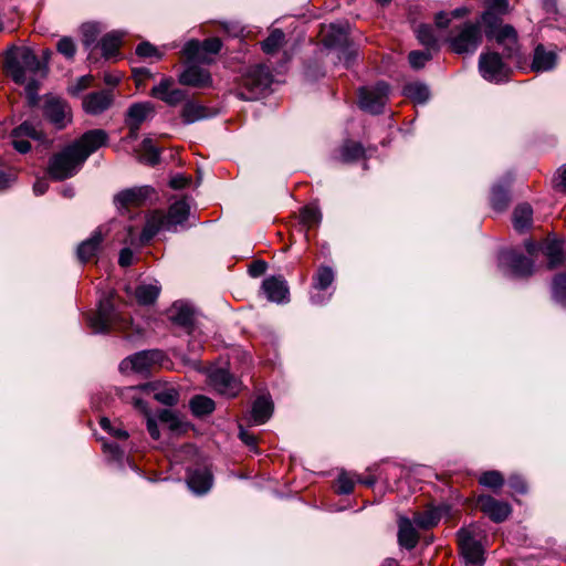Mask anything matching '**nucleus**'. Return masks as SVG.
I'll return each mask as SVG.
<instances>
[{
	"mask_svg": "<svg viewBox=\"0 0 566 566\" xmlns=\"http://www.w3.org/2000/svg\"><path fill=\"white\" fill-rule=\"evenodd\" d=\"M4 67L17 84H24L27 73L38 74L43 64L31 49L13 48L6 55Z\"/></svg>",
	"mask_w": 566,
	"mask_h": 566,
	"instance_id": "4",
	"label": "nucleus"
},
{
	"mask_svg": "<svg viewBox=\"0 0 566 566\" xmlns=\"http://www.w3.org/2000/svg\"><path fill=\"white\" fill-rule=\"evenodd\" d=\"M83 34V44L90 48L96 41L99 34V28L96 23H84L81 28Z\"/></svg>",
	"mask_w": 566,
	"mask_h": 566,
	"instance_id": "49",
	"label": "nucleus"
},
{
	"mask_svg": "<svg viewBox=\"0 0 566 566\" xmlns=\"http://www.w3.org/2000/svg\"><path fill=\"white\" fill-rule=\"evenodd\" d=\"M285 42V34L280 29H274L271 31L269 36L262 42V50L266 54H273L277 52Z\"/></svg>",
	"mask_w": 566,
	"mask_h": 566,
	"instance_id": "41",
	"label": "nucleus"
},
{
	"mask_svg": "<svg viewBox=\"0 0 566 566\" xmlns=\"http://www.w3.org/2000/svg\"><path fill=\"white\" fill-rule=\"evenodd\" d=\"M451 21V18L449 17V13L447 12H439L436 14L434 22L438 28H447Z\"/></svg>",
	"mask_w": 566,
	"mask_h": 566,
	"instance_id": "63",
	"label": "nucleus"
},
{
	"mask_svg": "<svg viewBox=\"0 0 566 566\" xmlns=\"http://www.w3.org/2000/svg\"><path fill=\"white\" fill-rule=\"evenodd\" d=\"M114 102V94L111 90L92 92L84 96L83 109L91 115H99L107 111Z\"/></svg>",
	"mask_w": 566,
	"mask_h": 566,
	"instance_id": "19",
	"label": "nucleus"
},
{
	"mask_svg": "<svg viewBox=\"0 0 566 566\" xmlns=\"http://www.w3.org/2000/svg\"><path fill=\"white\" fill-rule=\"evenodd\" d=\"M417 39L427 49H432L437 44V36L429 24H420L416 29Z\"/></svg>",
	"mask_w": 566,
	"mask_h": 566,
	"instance_id": "44",
	"label": "nucleus"
},
{
	"mask_svg": "<svg viewBox=\"0 0 566 566\" xmlns=\"http://www.w3.org/2000/svg\"><path fill=\"white\" fill-rule=\"evenodd\" d=\"M136 54L140 57H153L154 56L157 60H160L163 56V54L158 52L157 48L147 41L142 42L137 45Z\"/></svg>",
	"mask_w": 566,
	"mask_h": 566,
	"instance_id": "54",
	"label": "nucleus"
},
{
	"mask_svg": "<svg viewBox=\"0 0 566 566\" xmlns=\"http://www.w3.org/2000/svg\"><path fill=\"white\" fill-rule=\"evenodd\" d=\"M266 268H268L266 262H264L262 260H258V261H254L253 263H251V265L249 268V273L251 276L258 277L265 273Z\"/></svg>",
	"mask_w": 566,
	"mask_h": 566,
	"instance_id": "59",
	"label": "nucleus"
},
{
	"mask_svg": "<svg viewBox=\"0 0 566 566\" xmlns=\"http://www.w3.org/2000/svg\"><path fill=\"white\" fill-rule=\"evenodd\" d=\"M163 358L160 350H142L125 359L119 364V370L123 373L135 371L144 374L149 371L153 365L157 364Z\"/></svg>",
	"mask_w": 566,
	"mask_h": 566,
	"instance_id": "11",
	"label": "nucleus"
},
{
	"mask_svg": "<svg viewBox=\"0 0 566 566\" xmlns=\"http://www.w3.org/2000/svg\"><path fill=\"white\" fill-rule=\"evenodd\" d=\"M553 297L556 302L566 304V273L558 274L553 280Z\"/></svg>",
	"mask_w": 566,
	"mask_h": 566,
	"instance_id": "46",
	"label": "nucleus"
},
{
	"mask_svg": "<svg viewBox=\"0 0 566 566\" xmlns=\"http://www.w3.org/2000/svg\"><path fill=\"white\" fill-rule=\"evenodd\" d=\"M403 95L416 103L422 104L428 101L430 93L426 84L412 82L403 86Z\"/></svg>",
	"mask_w": 566,
	"mask_h": 566,
	"instance_id": "37",
	"label": "nucleus"
},
{
	"mask_svg": "<svg viewBox=\"0 0 566 566\" xmlns=\"http://www.w3.org/2000/svg\"><path fill=\"white\" fill-rule=\"evenodd\" d=\"M533 209L527 203L518 205L513 212V224L515 230L523 232L531 228Z\"/></svg>",
	"mask_w": 566,
	"mask_h": 566,
	"instance_id": "33",
	"label": "nucleus"
},
{
	"mask_svg": "<svg viewBox=\"0 0 566 566\" xmlns=\"http://www.w3.org/2000/svg\"><path fill=\"white\" fill-rule=\"evenodd\" d=\"M190 213V206L186 199L178 200L170 205L167 213L156 210L147 219L142 233L136 237L134 229L128 228L127 241L133 247H143L147 244L160 230L176 231L178 226H182Z\"/></svg>",
	"mask_w": 566,
	"mask_h": 566,
	"instance_id": "2",
	"label": "nucleus"
},
{
	"mask_svg": "<svg viewBox=\"0 0 566 566\" xmlns=\"http://www.w3.org/2000/svg\"><path fill=\"white\" fill-rule=\"evenodd\" d=\"M41 136V132L38 130L35 126L29 122H24L12 130V145L19 153L27 154L30 150L31 145L27 139H24V137L39 140Z\"/></svg>",
	"mask_w": 566,
	"mask_h": 566,
	"instance_id": "21",
	"label": "nucleus"
},
{
	"mask_svg": "<svg viewBox=\"0 0 566 566\" xmlns=\"http://www.w3.org/2000/svg\"><path fill=\"white\" fill-rule=\"evenodd\" d=\"M169 317L182 327H190L193 323V311L188 305L175 303L170 308Z\"/></svg>",
	"mask_w": 566,
	"mask_h": 566,
	"instance_id": "34",
	"label": "nucleus"
},
{
	"mask_svg": "<svg viewBox=\"0 0 566 566\" xmlns=\"http://www.w3.org/2000/svg\"><path fill=\"white\" fill-rule=\"evenodd\" d=\"M209 384L216 391L228 398L235 397L241 390V381L227 369L217 368L208 375Z\"/></svg>",
	"mask_w": 566,
	"mask_h": 566,
	"instance_id": "13",
	"label": "nucleus"
},
{
	"mask_svg": "<svg viewBox=\"0 0 566 566\" xmlns=\"http://www.w3.org/2000/svg\"><path fill=\"white\" fill-rule=\"evenodd\" d=\"M389 86L385 82H379L374 86L361 87L359 90L358 102L363 111L370 114L382 112L388 101Z\"/></svg>",
	"mask_w": 566,
	"mask_h": 566,
	"instance_id": "9",
	"label": "nucleus"
},
{
	"mask_svg": "<svg viewBox=\"0 0 566 566\" xmlns=\"http://www.w3.org/2000/svg\"><path fill=\"white\" fill-rule=\"evenodd\" d=\"M56 50L66 59L71 60L76 53V45L72 38L63 36L57 41Z\"/></svg>",
	"mask_w": 566,
	"mask_h": 566,
	"instance_id": "51",
	"label": "nucleus"
},
{
	"mask_svg": "<svg viewBox=\"0 0 566 566\" xmlns=\"http://www.w3.org/2000/svg\"><path fill=\"white\" fill-rule=\"evenodd\" d=\"M154 398L165 406L172 407L177 405L179 401V392L174 387H165L163 389L157 390L154 394Z\"/></svg>",
	"mask_w": 566,
	"mask_h": 566,
	"instance_id": "45",
	"label": "nucleus"
},
{
	"mask_svg": "<svg viewBox=\"0 0 566 566\" xmlns=\"http://www.w3.org/2000/svg\"><path fill=\"white\" fill-rule=\"evenodd\" d=\"M431 57L432 55L429 52V49L426 51H411L408 55L409 63L415 70L423 67Z\"/></svg>",
	"mask_w": 566,
	"mask_h": 566,
	"instance_id": "50",
	"label": "nucleus"
},
{
	"mask_svg": "<svg viewBox=\"0 0 566 566\" xmlns=\"http://www.w3.org/2000/svg\"><path fill=\"white\" fill-rule=\"evenodd\" d=\"M273 402L270 397L260 396L258 397L251 409L250 422L253 424H263L272 416Z\"/></svg>",
	"mask_w": 566,
	"mask_h": 566,
	"instance_id": "27",
	"label": "nucleus"
},
{
	"mask_svg": "<svg viewBox=\"0 0 566 566\" xmlns=\"http://www.w3.org/2000/svg\"><path fill=\"white\" fill-rule=\"evenodd\" d=\"M211 75L208 70L195 64L188 65L179 75V83L193 87H208L211 85Z\"/></svg>",
	"mask_w": 566,
	"mask_h": 566,
	"instance_id": "22",
	"label": "nucleus"
},
{
	"mask_svg": "<svg viewBox=\"0 0 566 566\" xmlns=\"http://www.w3.org/2000/svg\"><path fill=\"white\" fill-rule=\"evenodd\" d=\"M103 241V233L101 229H97L93 234L85 241H83L77 248V256L82 262H86L95 256Z\"/></svg>",
	"mask_w": 566,
	"mask_h": 566,
	"instance_id": "29",
	"label": "nucleus"
},
{
	"mask_svg": "<svg viewBox=\"0 0 566 566\" xmlns=\"http://www.w3.org/2000/svg\"><path fill=\"white\" fill-rule=\"evenodd\" d=\"M364 155V148L361 144L348 140L344 143V145L340 148V159L344 163H352Z\"/></svg>",
	"mask_w": 566,
	"mask_h": 566,
	"instance_id": "42",
	"label": "nucleus"
},
{
	"mask_svg": "<svg viewBox=\"0 0 566 566\" xmlns=\"http://www.w3.org/2000/svg\"><path fill=\"white\" fill-rule=\"evenodd\" d=\"M449 41L452 51L458 54L475 52L482 42L481 23L465 22Z\"/></svg>",
	"mask_w": 566,
	"mask_h": 566,
	"instance_id": "7",
	"label": "nucleus"
},
{
	"mask_svg": "<svg viewBox=\"0 0 566 566\" xmlns=\"http://www.w3.org/2000/svg\"><path fill=\"white\" fill-rule=\"evenodd\" d=\"M138 160L150 166H155L159 163L160 154L151 139L146 138L143 140L140 148L138 149Z\"/></svg>",
	"mask_w": 566,
	"mask_h": 566,
	"instance_id": "35",
	"label": "nucleus"
},
{
	"mask_svg": "<svg viewBox=\"0 0 566 566\" xmlns=\"http://www.w3.org/2000/svg\"><path fill=\"white\" fill-rule=\"evenodd\" d=\"M49 189V182L46 179H38L33 185V191L36 196H41Z\"/></svg>",
	"mask_w": 566,
	"mask_h": 566,
	"instance_id": "64",
	"label": "nucleus"
},
{
	"mask_svg": "<svg viewBox=\"0 0 566 566\" xmlns=\"http://www.w3.org/2000/svg\"><path fill=\"white\" fill-rule=\"evenodd\" d=\"M271 83V74L266 66L255 65L250 67L242 77V90L238 91L237 96L244 101L258 98Z\"/></svg>",
	"mask_w": 566,
	"mask_h": 566,
	"instance_id": "6",
	"label": "nucleus"
},
{
	"mask_svg": "<svg viewBox=\"0 0 566 566\" xmlns=\"http://www.w3.org/2000/svg\"><path fill=\"white\" fill-rule=\"evenodd\" d=\"M133 251L129 248L122 249L119 253L118 263L120 266H129L133 263Z\"/></svg>",
	"mask_w": 566,
	"mask_h": 566,
	"instance_id": "61",
	"label": "nucleus"
},
{
	"mask_svg": "<svg viewBox=\"0 0 566 566\" xmlns=\"http://www.w3.org/2000/svg\"><path fill=\"white\" fill-rule=\"evenodd\" d=\"M27 96L29 99V104L34 106L38 103V83L34 80H31L25 86Z\"/></svg>",
	"mask_w": 566,
	"mask_h": 566,
	"instance_id": "58",
	"label": "nucleus"
},
{
	"mask_svg": "<svg viewBox=\"0 0 566 566\" xmlns=\"http://www.w3.org/2000/svg\"><path fill=\"white\" fill-rule=\"evenodd\" d=\"M43 114L57 129L64 128L71 122V107L70 105L54 96L45 99L43 105Z\"/></svg>",
	"mask_w": 566,
	"mask_h": 566,
	"instance_id": "14",
	"label": "nucleus"
},
{
	"mask_svg": "<svg viewBox=\"0 0 566 566\" xmlns=\"http://www.w3.org/2000/svg\"><path fill=\"white\" fill-rule=\"evenodd\" d=\"M150 386L145 385L143 387H127L122 390V397L124 400L132 402L136 409L142 411L147 419V430L150 437L155 440H158L160 437V432L157 426L156 420L150 416L149 409L147 408L146 402L139 397V391L142 389H148Z\"/></svg>",
	"mask_w": 566,
	"mask_h": 566,
	"instance_id": "15",
	"label": "nucleus"
},
{
	"mask_svg": "<svg viewBox=\"0 0 566 566\" xmlns=\"http://www.w3.org/2000/svg\"><path fill=\"white\" fill-rule=\"evenodd\" d=\"M190 182V179L182 176V175H178V176H175L170 179V187L174 188V189H182L185 188L186 186H188Z\"/></svg>",
	"mask_w": 566,
	"mask_h": 566,
	"instance_id": "62",
	"label": "nucleus"
},
{
	"mask_svg": "<svg viewBox=\"0 0 566 566\" xmlns=\"http://www.w3.org/2000/svg\"><path fill=\"white\" fill-rule=\"evenodd\" d=\"M187 484L195 493L203 494L212 485V475L207 469L193 470L188 474Z\"/></svg>",
	"mask_w": 566,
	"mask_h": 566,
	"instance_id": "28",
	"label": "nucleus"
},
{
	"mask_svg": "<svg viewBox=\"0 0 566 566\" xmlns=\"http://www.w3.org/2000/svg\"><path fill=\"white\" fill-rule=\"evenodd\" d=\"M174 80L171 77H164L160 82L151 88L150 95L158 98L169 106H176L187 98V93L180 88H174Z\"/></svg>",
	"mask_w": 566,
	"mask_h": 566,
	"instance_id": "16",
	"label": "nucleus"
},
{
	"mask_svg": "<svg viewBox=\"0 0 566 566\" xmlns=\"http://www.w3.org/2000/svg\"><path fill=\"white\" fill-rule=\"evenodd\" d=\"M108 135L103 129H91L77 140L55 154L49 163L52 179L61 181L75 176L86 159L107 143Z\"/></svg>",
	"mask_w": 566,
	"mask_h": 566,
	"instance_id": "1",
	"label": "nucleus"
},
{
	"mask_svg": "<svg viewBox=\"0 0 566 566\" xmlns=\"http://www.w3.org/2000/svg\"><path fill=\"white\" fill-rule=\"evenodd\" d=\"M154 113V106L149 102L135 103L127 111L126 125L129 130L137 132L143 124Z\"/></svg>",
	"mask_w": 566,
	"mask_h": 566,
	"instance_id": "24",
	"label": "nucleus"
},
{
	"mask_svg": "<svg viewBox=\"0 0 566 566\" xmlns=\"http://www.w3.org/2000/svg\"><path fill=\"white\" fill-rule=\"evenodd\" d=\"M479 71L489 82L500 83L509 78L510 69L495 52L482 53L479 57Z\"/></svg>",
	"mask_w": 566,
	"mask_h": 566,
	"instance_id": "10",
	"label": "nucleus"
},
{
	"mask_svg": "<svg viewBox=\"0 0 566 566\" xmlns=\"http://www.w3.org/2000/svg\"><path fill=\"white\" fill-rule=\"evenodd\" d=\"M151 192L153 189L147 186L125 189L115 196L114 202L118 209L139 207L144 203V201L148 198V196Z\"/></svg>",
	"mask_w": 566,
	"mask_h": 566,
	"instance_id": "20",
	"label": "nucleus"
},
{
	"mask_svg": "<svg viewBox=\"0 0 566 566\" xmlns=\"http://www.w3.org/2000/svg\"><path fill=\"white\" fill-rule=\"evenodd\" d=\"M123 35L119 31H112L102 38L101 49L105 59H113L119 54Z\"/></svg>",
	"mask_w": 566,
	"mask_h": 566,
	"instance_id": "32",
	"label": "nucleus"
},
{
	"mask_svg": "<svg viewBox=\"0 0 566 566\" xmlns=\"http://www.w3.org/2000/svg\"><path fill=\"white\" fill-rule=\"evenodd\" d=\"M441 518V510L440 509H429L422 513H417L413 516V522L420 528H431L436 526Z\"/></svg>",
	"mask_w": 566,
	"mask_h": 566,
	"instance_id": "39",
	"label": "nucleus"
},
{
	"mask_svg": "<svg viewBox=\"0 0 566 566\" xmlns=\"http://www.w3.org/2000/svg\"><path fill=\"white\" fill-rule=\"evenodd\" d=\"M355 482L353 478L346 473L342 472L337 479V492L339 494H349L354 490Z\"/></svg>",
	"mask_w": 566,
	"mask_h": 566,
	"instance_id": "56",
	"label": "nucleus"
},
{
	"mask_svg": "<svg viewBox=\"0 0 566 566\" xmlns=\"http://www.w3.org/2000/svg\"><path fill=\"white\" fill-rule=\"evenodd\" d=\"M180 116L185 124H192L195 122L208 118L210 113L203 105L193 101H186L182 106Z\"/></svg>",
	"mask_w": 566,
	"mask_h": 566,
	"instance_id": "31",
	"label": "nucleus"
},
{
	"mask_svg": "<svg viewBox=\"0 0 566 566\" xmlns=\"http://www.w3.org/2000/svg\"><path fill=\"white\" fill-rule=\"evenodd\" d=\"M262 289L270 302L284 303L289 300V287L282 276H271L263 281Z\"/></svg>",
	"mask_w": 566,
	"mask_h": 566,
	"instance_id": "23",
	"label": "nucleus"
},
{
	"mask_svg": "<svg viewBox=\"0 0 566 566\" xmlns=\"http://www.w3.org/2000/svg\"><path fill=\"white\" fill-rule=\"evenodd\" d=\"M557 64V54L554 51H547L539 44L534 50L531 69L534 72H548Z\"/></svg>",
	"mask_w": 566,
	"mask_h": 566,
	"instance_id": "26",
	"label": "nucleus"
},
{
	"mask_svg": "<svg viewBox=\"0 0 566 566\" xmlns=\"http://www.w3.org/2000/svg\"><path fill=\"white\" fill-rule=\"evenodd\" d=\"M101 427L111 433L114 438L119 440H125L128 438V432L124 430L120 426H116L108 418H102L99 421Z\"/></svg>",
	"mask_w": 566,
	"mask_h": 566,
	"instance_id": "52",
	"label": "nucleus"
},
{
	"mask_svg": "<svg viewBox=\"0 0 566 566\" xmlns=\"http://www.w3.org/2000/svg\"><path fill=\"white\" fill-rule=\"evenodd\" d=\"M500 265H506L510 268L512 274L517 277H526L532 275L534 269L532 260L513 250L501 253Z\"/></svg>",
	"mask_w": 566,
	"mask_h": 566,
	"instance_id": "17",
	"label": "nucleus"
},
{
	"mask_svg": "<svg viewBox=\"0 0 566 566\" xmlns=\"http://www.w3.org/2000/svg\"><path fill=\"white\" fill-rule=\"evenodd\" d=\"M541 252L548 259V268L554 269L564 260L563 247L559 240H546L539 245Z\"/></svg>",
	"mask_w": 566,
	"mask_h": 566,
	"instance_id": "30",
	"label": "nucleus"
},
{
	"mask_svg": "<svg viewBox=\"0 0 566 566\" xmlns=\"http://www.w3.org/2000/svg\"><path fill=\"white\" fill-rule=\"evenodd\" d=\"M509 485L517 493L526 492V484L524 480L518 475H512L509 479Z\"/></svg>",
	"mask_w": 566,
	"mask_h": 566,
	"instance_id": "60",
	"label": "nucleus"
},
{
	"mask_svg": "<svg viewBox=\"0 0 566 566\" xmlns=\"http://www.w3.org/2000/svg\"><path fill=\"white\" fill-rule=\"evenodd\" d=\"M202 51H203V49H202L201 42H199L197 40H191V41L187 42L182 50L184 54L187 56V59L189 61L202 60V57H201Z\"/></svg>",
	"mask_w": 566,
	"mask_h": 566,
	"instance_id": "53",
	"label": "nucleus"
},
{
	"mask_svg": "<svg viewBox=\"0 0 566 566\" xmlns=\"http://www.w3.org/2000/svg\"><path fill=\"white\" fill-rule=\"evenodd\" d=\"M507 0H490L489 10L482 15V23L485 25V35L488 39H494L496 43L503 46L504 56L512 59L517 54V34L512 25H502L499 13H505L507 10Z\"/></svg>",
	"mask_w": 566,
	"mask_h": 566,
	"instance_id": "3",
	"label": "nucleus"
},
{
	"mask_svg": "<svg viewBox=\"0 0 566 566\" xmlns=\"http://www.w3.org/2000/svg\"><path fill=\"white\" fill-rule=\"evenodd\" d=\"M324 44L336 50L338 61L346 67H349L357 56L356 49L349 45L347 34L342 29L326 35Z\"/></svg>",
	"mask_w": 566,
	"mask_h": 566,
	"instance_id": "12",
	"label": "nucleus"
},
{
	"mask_svg": "<svg viewBox=\"0 0 566 566\" xmlns=\"http://www.w3.org/2000/svg\"><path fill=\"white\" fill-rule=\"evenodd\" d=\"M334 280V270L327 265H319L313 276V287L318 291H324L332 285Z\"/></svg>",
	"mask_w": 566,
	"mask_h": 566,
	"instance_id": "36",
	"label": "nucleus"
},
{
	"mask_svg": "<svg viewBox=\"0 0 566 566\" xmlns=\"http://www.w3.org/2000/svg\"><path fill=\"white\" fill-rule=\"evenodd\" d=\"M300 219L304 226L312 228L321 222L322 214L316 207L306 206L301 210Z\"/></svg>",
	"mask_w": 566,
	"mask_h": 566,
	"instance_id": "47",
	"label": "nucleus"
},
{
	"mask_svg": "<svg viewBox=\"0 0 566 566\" xmlns=\"http://www.w3.org/2000/svg\"><path fill=\"white\" fill-rule=\"evenodd\" d=\"M203 52L210 53V54H217L222 48L221 40L218 38H210L205 40L202 43Z\"/></svg>",
	"mask_w": 566,
	"mask_h": 566,
	"instance_id": "57",
	"label": "nucleus"
},
{
	"mask_svg": "<svg viewBox=\"0 0 566 566\" xmlns=\"http://www.w3.org/2000/svg\"><path fill=\"white\" fill-rule=\"evenodd\" d=\"M159 287L155 284H140L134 291L136 301L142 305H148L156 301Z\"/></svg>",
	"mask_w": 566,
	"mask_h": 566,
	"instance_id": "38",
	"label": "nucleus"
},
{
	"mask_svg": "<svg viewBox=\"0 0 566 566\" xmlns=\"http://www.w3.org/2000/svg\"><path fill=\"white\" fill-rule=\"evenodd\" d=\"M476 505L495 523L505 521L512 511L509 503L496 500L491 495H480Z\"/></svg>",
	"mask_w": 566,
	"mask_h": 566,
	"instance_id": "18",
	"label": "nucleus"
},
{
	"mask_svg": "<svg viewBox=\"0 0 566 566\" xmlns=\"http://www.w3.org/2000/svg\"><path fill=\"white\" fill-rule=\"evenodd\" d=\"M510 201L509 190L506 187L501 185H495L492 188L491 192V205L494 210L502 211L504 210Z\"/></svg>",
	"mask_w": 566,
	"mask_h": 566,
	"instance_id": "43",
	"label": "nucleus"
},
{
	"mask_svg": "<svg viewBox=\"0 0 566 566\" xmlns=\"http://www.w3.org/2000/svg\"><path fill=\"white\" fill-rule=\"evenodd\" d=\"M458 544L465 566H483V548L473 527L458 531Z\"/></svg>",
	"mask_w": 566,
	"mask_h": 566,
	"instance_id": "8",
	"label": "nucleus"
},
{
	"mask_svg": "<svg viewBox=\"0 0 566 566\" xmlns=\"http://www.w3.org/2000/svg\"><path fill=\"white\" fill-rule=\"evenodd\" d=\"M157 417L163 423L168 424L170 430H178L180 427L178 417L169 409L160 410Z\"/></svg>",
	"mask_w": 566,
	"mask_h": 566,
	"instance_id": "55",
	"label": "nucleus"
},
{
	"mask_svg": "<svg viewBox=\"0 0 566 566\" xmlns=\"http://www.w3.org/2000/svg\"><path fill=\"white\" fill-rule=\"evenodd\" d=\"M479 481L482 485L492 489L501 488L504 483V479L499 471L484 472Z\"/></svg>",
	"mask_w": 566,
	"mask_h": 566,
	"instance_id": "48",
	"label": "nucleus"
},
{
	"mask_svg": "<svg viewBox=\"0 0 566 566\" xmlns=\"http://www.w3.org/2000/svg\"><path fill=\"white\" fill-rule=\"evenodd\" d=\"M419 542V534L410 518L400 516L398 520V544L408 549H413Z\"/></svg>",
	"mask_w": 566,
	"mask_h": 566,
	"instance_id": "25",
	"label": "nucleus"
},
{
	"mask_svg": "<svg viewBox=\"0 0 566 566\" xmlns=\"http://www.w3.org/2000/svg\"><path fill=\"white\" fill-rule=\"evenodd\" d=\"M88 325L94 333H108L112 329L125 332L130 321L115 310L113 293H109L99 300L96 313L88 317Z\"/></svg>",
	"mask_w": 566,
	"mask_h": 566,
	"instance_id": "5",
	"label": "nucleus"
},
{
	"mask_svg": "<svg viewBox=\"0 0 566 566\" xmlns=\"http://www.w3.org/2000/svg\"><path fill=\"white\" fill-rule=\"evenodd\" d=\"M214 407V401L202 395H197L190 400V409L198 417L211 413Z\"/></svg>",
	"mask_w": 566,
	"mask_h": 566,
	"instance_id": "40",
	"label": "nucleus"
}]
</instances>
